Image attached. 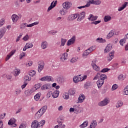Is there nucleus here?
<instances>
[{
  "label": "nucleus",
  "mask_w": 128,
  "mask_h": 128,
  "mask_svg": "<svg viewBox=\"0 0 128 128\" xmlns=\"http://www.w3.org/2000/svg\"><path fill=\"white\" fill-rule=\"evenodd\" d=\"M46 110H48V106L46 105L43 106L35 114V118L36 120H38V118H40L42 116V114L46 112Z\"/></svg>",
  "instance_id": "1"
},
{
  "label": "nucleus",
  "mask_w": 128,
  "mask_h": 128,
  "mask_svg": "<svg viewBox=\"0 0 128 128\" xmlns=\"http://www.w3.org/2000/svg\"><path fill=\"white\" fill-rule=\"evenodd\" d=\"M107 76L105 74H101L100 76V78L96 82V84L98 88H100L102 86V84H104V80H106Z\"/></svg>",
  "instance_id": "2"
},
{
  "label": "nucleus",
  "mask_w": 128,
  "mask_h": 128,
  "mask_svg": "<svg viewBox=\"0 0 128 128\" xmlns=\"http://www.w3.org/2000/svg\"><path fill=\"white\" fill-rule=\"evenodd\" d=\"M96 50V46H90L88 50H86L83 54H82V56L84 58V56H88L89 54H90V52H92Z\"/></svg>",
  "instance_id": "3"
},
{
  "label": "nucleus",
  "mask_w": 128,
  "mask_h": 128,
  "mask_svg": "<svg viewBox=\"0 0 128 128\" xmlns=\"http://www.w3.org/2000/svg\"><path fill=\"white\" fill-rule=\"evenodd\" d=\"M40 80L42 82H54V78L52 76H46L42 78Z\"/></svg>",
  "instance_id": "4"
},
{
  "label": "nucleus",
  "mask_w": 128,
  "mask_h": 128,
  "mask_svg": "<svg viewBox=\"0 0 128 128\" xmlns=\"http://www.w3.org/2000/svg\"><path fill=\"white\" fill-rule=\"evenodd\" d=\"M78 14V19L77 20L78 22H82V20H84V18H86V12H82L80 14L77 13Z\"/></svg>",
  "instance_id": "5"
},
{
  "label": "nucleus",
  "mask_w": 128,
  "mask_h": 128,
  "mask_svg": "<svg viewBox=\"0 0 128 128\" xmlns=\"http://www.w3.org/2000/svg\"><path fill=\"white\" fill-rule=\"evenodd\" d=\"M32 128H40V122L37 120H34L32 121L31 125Z\"/></svg>",
  "instance_id": "6"
},
{
  "label": "nucleus",
  "mask_w": 128,
  "mask_h": 128,
  "mask_svg": "<svg viewBox=\"0 0 128 128\" xmlns=\"http://www.w3.org/2000/svg\"><path fill=\"white\" fill-rule=\"evenodd\" d=\"M110 100H108V99L106 98L104 100L98 103V106H105L108 104Z\"/></svg>",
  "instance_id": "7"
},
{
  "label": "nucleus",
  "mask_w": 128,
  "mask_h": 128,
  "mask_svg": "<svg viewBox=\"0 0 128 128\" xmlns=\"http://www.w3.org/2000/svg\"><path fill=\"white\" fill-rule=\"evenodd\" d=\"M16 120L14 118H12L10 120H9L8 122V126H11L12 128H14L16 126Z\"/></svg>",
  "instance_id": "8"
},
{
  "label": "nucleus",
  "mask_w": 128,
  "mask_h": 128,
  "mask_svg": "<svg viewBox=\"0 0 128 128\" xmlns=\"http://www.w3.org/2000/svg\"><path fill=\"white\" fill-rule=\"evenodd\" d=\"M76 42V36H72V38L69 40L67 42V46H70L72 44H74V42Z\"/></svg>",
  "instance_id": "9"
},
{
  "label": "nucleus",
  "mask_w": 128,
  "mask_h": 128,
  "mask_svg": "<svg viewBox=\"0 0 128 128\" xmlns=\"http://www.w3.org/2000/svg\"><path fill=\"white\" fill-rule=\"evenodd\" d=\"M6 32V27H2L0 29V40L4 38V36Z\"/></svg>",
  "instance_id": "10"
},
{
  "label": "nucleus",
  "mask_w": 128,
  "mask_h": 128,
  "mask_svg": "<svg viewBox=\"0 0 128 128\" xmlns=\"http://www.w3.org/2000/svg\"><path fill=\"white\" fill-rule=\"evenodd\" d=\"M44 61H41L38 64V72H40L44 70Z\"/></svg>",
  "instance_id": "11"
},
{
  "label": "nucleus",
  "mask_w": 128,
  "mask_h": 128,
  "mask_svg": "<svg viewBox=\"0 0 128 128\" xmlns=\"http://www.w3.org/2000/svg\"><path fill=\"white\" fill-rule=\"evenodd\" d=\"M73 80L76 84L78 82H82V76L78 75L74 77Z\"/></svg>",
  "instance_id": "12"
},
{
  "label": "nucleus",
  "mask_w": 128,
  "mask_h": 128,
  "mask_svg": "<svg viewBox=\"0 0 128 128\" xmlns=\"http://www.w3.org/2000/svg\"><path fill=\"white\" fill-rule=\"evenodd\" d=\"M78 18V13L76 14H72L68 16V20H74Z\"/></svg>",
  "instance_id": "13"
},
{
  "label": "nucleus",
  "mask_w": 128,
  "mask_h": 128,
  "mask_svg": "<svg viewBox=\"0 0 128 128\" xmlns=\"http://www.w3.org/2000/svg\"><path fill=\"white\" fill-rule=\"evenodd\" d=\"M34 90H35L34 88H32L31 89L26 90L24 92V94H26V96H30V94H32V93L34 92Z\"/></svg>",
  "instance_id": "14"
},
{
  "label": "nucleus",
  "mask_w": 128,
  "mask_h": 128,
  "mask_svg": "<svg viewBox=\"0 0 128 128\" xmlns=\"http://www.w3.org/2000/svg\"><path fill=\"white\" fill-rule=\"evenodd\" d=\"M88 20L91 22L96 20H98V16H94L92 14H90L89 17L88 18Z\"/></svg>",
  "instance_id": "15"
},
{
  "label": "nucleus",
  "mask_w": 128,
  "mask_h": 128,
  "mask_svg": "<svg viewBox=\"0 0 128 128\" xmlns=\"http://www.w3.org/2000/svg\"><path fill=\"white\" fill-rule=\"evenodd\" d=\"M114 52H110L108 54V56L107 57V60L108 62H110L114 58Z\"/></svg>",
  "instance_id": "16"
},
{
  "label": "nucleus",
  "mask_w": 128,
  "mask_h": 128,
  "mask_svg": "<svg viewBox=\"0 0 128 128\" xmlns=\"http://www.w3.org/2000/svg\"><path fill=\"white\" fill-rule=\"evenodd\" d=\"M50 84H45L41 87V90H50Z\"/></svg>",
  "instance_id": "17"
},
{
  "label": "nucleus",
  "mask_w": 128,
  "mask_h": 128,
  "mask_svg": "<svg viewBox=\"0 0 128 128\" xmlns=\"http://www.w3.org/2000/svg\"><path fill=\"white\" fill-rule=\"evenodd\" d=\"M112 48V44H108L106 46V48L104 50L105 53L108 52H110V50Z\"/></svg>",
  "instance_id": "18"
},
{
  "label": "nucleus",
  "mask_w": 128,
  "mask_h": 128,
  "mask_svg": "<svg viewBox=\"0 0 128 128\" xmlns=\"http://www.w3.org/2000/svg\"><path fill=\"white\" fill-rule=\"evenodd\" d=\"M12 20L13 22H16L18 20V16L16 14H14L12 16Z\"/></svg>",
  "instance_id": "19"
},
{
  "label": "nucleus",
  "mask_w": 128,
  "mask_h": 128,
  "mask_svg": "<svg viewBox=\"0 0 128 128\" xmlns=\"http://www.w3.org/2000/svg\"><path fill=\"white\" fill-rule=\"evenodd\" d=\"M62 6L64 8H65V10H68V8H70V2H66L63 3Z\"/></svg>",
  "instance_id": "20"
},
{
  "label": "nucleus",
  "mask_w": 128,
  "mask_h": 128,
  "mask_svg": "<svg viewBox=\"0 0 128 128\" xmlns=\"http://www.w3.org/2000/svg\"><path fill=\"white\" fill-rule=\"evenodd\" d=\"M16 52V50H12L10 54H8L7 56L6 57V60H8L10 58L11 56H14V53Z\"/></svg>",
  "instance_id": "21"
},
{
  "label": "nucleus",
  "mask_w": 128,
  "mask_h": 128,
  "mask_svg": "<svg viewBox=\"0 0 128 128\" xmlns=\"http://www.w3.org/2000/svg\"><path fill=\"white\" fill-rule=\"evenodd\" d=\"M16 52V50H12L10 54H8L7 56L6 57V60H8L10 58L11 56H14V53Z\"/></svg>",
  "instance_id": "22"
},
{
  "label": "nucleus",
  "mask_w": 128,
  "mask_h": 128,
  "mask_svg": "<svg viewBox=\"0 0 128 128\" xmlns=\"http://www.w3.org/2000/svg\"><path fill=\"white\" fill-rule=\"evenodd\" d=\"M114 34H116V30H112L107 35V38H110Z\"/></svg>",
  "instance_id": "23"
},
{
  "label": "nucleus",
  "mask_w": 128,
  "mask_h": 128,
  "mask_svg": "<svg viewBox=\"0 0 128 128\" xmlns=\"http://www.w3.org/2000/svg\"><path fill=\"white\" fill-rule=\"evenodd\" d=\"M60 95V92L58 90H56L53 92L52 96L54 98H58V96Z\"/></svg>",
  "instance_id": "24"
},
{
  "label": "nucleus",
  "mask_w": 128,
  "mask_h": 128,
  "mask_svg": "<svg viewBox=\"0 0 128 128\" xmlns=\"http://www.w3.org/2000/svg\"><path fill=\"white\" fill-rule=\"evenodd\" d=\"M92 66L93 70H96V72H98L100 70V66H96V64L92 63Z\"/></svg>",
  "instance_id": "25"
},
{
  "label": "nucleus",
  "mask_w": 128,
  "mask_h": 128,
  "mask_svg": "<svg viewBox=\"0 0 128 128\" xmlns=\"http://www.w3.org/2000/svg\"><path fill=\"white\" fill-rule=\"evenodd\" d=\"M128 2H125L122 5V6L120 7L118 9V12H121V10H123L124 9L126 8V6L128 5Z\"/></svg>",
  "instance_id": "26"
},
{
  "label": "nucleus",
  "mask_w": 128,
  "mask_h": 128,
  "mask_svg": "<svg viewBox=\"0 0 128 128\" xmlns=\"http://www.w3.org/2000/svg\"><path fill=\"white\" fill-rule=\"evenodd\" d=\"M85 98H86V96H84V95L83 94H80L78 98L79 102L80 103L82 102L84 100Z\"/></svg>",
  "instance_id": "27"
},
{
  "label": "nucleus",
  "mask_w": 128,
  "mask_h": 128,
  "mask_svg": "<svg viewBox=\"0 0 128 128\" xmlns=\"http://www.w3.org/2000/svg\"><path fill=\"white\" fill-rule=\"evenodd\" d=\"M88 126V120H86L82 124L80 125V128H86Z\"/></svg>",
  "instance_id": "28"
},
{
  "label": "nucleus",
  "mask_w": 128,
  "mask_h": 128,
  "mask_svg": "<svg viewBox=\"0 0 128 128\" xmlns=\"http://www.w3.org/2000/svg\"><path fill=\"white\" fill-rule=\"evenodd\" d=\"M102 4V1L100 0H94V1H92V4H95L96 6H100Z\"/></svg>",
  "instance_id": "29"
},
{
  "label": "nucleus",
  "mask_w": 128,
  "mask_h": 128,
  "mask_svg": "<svg viewBox=\"0 0 128 128\" xmlns=\"http://www.w3.org/2000/svg\"><path fill=\"white\" fill-rule=\"evenodd\" d=\"M68 58V54L67 53H64L62 54V57L60 58L62 62H64V60H66Z\"/></svg>",
  "instance_id": "30"
},
{
  "label": "nucleus",
  "mask_w": 128,
  "mask_h": 128,
  "mask_svg": "<svg viewBox=\"0 0 128 128\" xmlns=\"http://www.w3.org/2000/svg\"><path fill=\"white\" fill-rule=\"evenodd\" d=\"M96 42H100V44H104V42H106V39H104L102 38H98L96 40Z\"/></svg>",
  "instance_id": "31"
},
{
  "label": "nucleus",
  "mask_w": 128,
  "mask_h": 128,
  "mask_svg": "<svg viewBox=\"0 0 128 128\" xmlns=\"http://www.w3.org/2000/svg\"><path fill=\"white\" fill-rule=\"evenodd\" d=\"M40 96H42V93L40 92H38L37 94H36L34 96V98L35 100H40Z\"/></svg>",
  "instance_id": "32"
},
{
  "label": "nucleus",
  "mask_w": 128,
  "mask_h": 128,
  "mask_svg": "<svg viewBox=\"0 0 128 128\" xmlns=\"http://www.w3.org/2000/svg\"><path fill=\"white\" fill-rule=\"evenodd\" d=\"M41 46L43 50H46V48H48V42H42V44H41Z\"/></svg>",
  "instance_id": "33"
},
{
  "label": "nucleus",
  "mask_w": 128,
  "mask_h": 128,
  "mask_svg": "<svg viewBox=\"0 0 128 128\" xmlns=\"http://www.w3.org/2000/svg\"><path fill=\"white\" fill-rule=\"evenodd\" d=\"M112 20V17L110 16H106L104 17V22H110Z\"/></svg>",
  "instance_id": "34"
},
{
  "label": "nucleus",
  "mask_w": 128,
  "mask_h": 128,
  "mask_svg": "<svg viewBox=\"0 0 128 128\" xmlns=\"http://www.w3.org/2000/svg\"><path fill=\"white\" fill-rule=\"evenodd\" d=\"M122 104H124V102L121 100H119L117 102L116 104V108H120V106H122Z\"/></svg>",
  "instance_id": "35"
},
{
  "label": "nucleus",
  "mask_w": 128,
  "mask_h": 128,
  "mask_svg": "<svg viewBox=\"0 0 128 128\" xmlns=\"http://www.w3.org/2000/svg\"><path fill=\"white\" fill-rule=\"evenodd\" d=\"M14 75L15 76H18L20 74V69L16 68L14 70Z\"/></svg>",
  "instance_id": "36"
},
{
  "label": "nucleus",
  "mask_w": 128,
  "mask_h": 128,
  "mask_svg": "<svg viewBox=\"0 0 128 128\" xmlns=\"http://www.w3.org/2000/svg\"><path fill=\"white\" fill-rule=\"evenodd\" d=\"M62 98H64V100H68V98H70V94L68 92H65L63 94Z\"/></svg>",
  "instance_id": "37"
},
{
  "label": "nucleus",
  "mask_w": 128,
  "mask_h": 128,
  "mask_svg": "<svg viewBox=\"0 0 128 128\" xmlns=\"http://www.w3.org/2000/svg\"><path fill=\"white\" fill-rule=\"evenodd\" d=\"M54 2L51 3L50 6L48 8L47 12H50V10H52V8H54V6H56V5L54 4Z\"/></svg>",
  "instance_id": "38"
},
{
  "label": "nucleus",
  "mask_w": 128,
  "mask_h": 128,
  "mask_svg": "<svg viewBox=\"0 0 128 128\" xmlns=\"http://www.w3.org/2000/svg\"><path fill=\"white\" fill-rule=\"evenodd\" d=\"M76 106V108H70V112H74V110H75V112H78V108H79L78 106Z\"/></svg>",
  "instance_id": "39"
},
{
  "label": "nucleus",
  "mask_w": 128,
  "mask_h": 128,
  "mask_svg": "<svg viewBox=\"0 0 128 128\" xmlns=\"http://www.w3.org/2000/svg\"><path fill=\"white\" fill-rule=\"evenodd\" d=\"M60 14H61L62 16L66 15V9L64 8H62V10L60 11Z\"/></svg>",
  "instance_id": "40"
},
{
  "label": "nucleus",
  "mask_w": 128,
  "mask_h": 128,
  "mask_svg": "<svg viewBox=\"0 0 128 128\" xmlns=\"http://www.w3.org/2000/svg\"><path fill=\"white\" fill-rule=\"evenodd\" d=\"M91 82L90 81H88L85 83L84 84V88H88V87L90 86Z\"/></svg>",
  "instance_id": "41"
},
{
  "label": "nucleus",
  "mask_w": 128,
  "mask_h": 128,
  "mask_svg": "<svg viewBox=\"0 0 128 128\" xmlns=\"http://www.w3.org/2000/svg\"><path fill=\"white\" fill-rule=\"evenodd\" d=\"M68 92L70 96H74L76 94V90L74 89H70Z\"/></svg>",
  "instance_id": "42"
},
{
  "label": "nucleus",
  "mask_w": 128,
  "mask_h": 128,
  "mask_svg": "<svg viewBox=\"0 0 128 128\" xmlns=\"http://www.w3.org/2000/svg\"><path fill=\"white\" fill-rule=\"evenodd\" d=\"M90 126H92L93 128H96V126H98V123L96 122V120H94L92 121V122Z\"/></svg>",
  "instance_id": "43"
},
{
  "label": "nucleus",
  "mask_w": 128,
  "mask_h": 128,
  "mask_svg": "<svg viewBox=\"0 0 128 128\" xmlns=\"http://www.w3.org/2000/svg\"><path fill=\"white\" fill-rule=\"evenodd\" d=\"M28 74L30 76H34L36 75V71L31 70Z\"/></svg>",
  "instance_id": "44"
},
{
  "label": "nucleus",
  "mask_w": 128,
  "mask_h": 128,
  "mask_svg": "<svg viewBox=\"0 0 128 128\" xmlns=\"http://www.w3.org/2000/svg\"><path fill=\"white\" fill-rule=\"evenodd\" d=\"M66 39H64V38L61 39V46H64V44H66Z\"/></svg>",
  "instance_id": "45"
},
{
  "label": "nucleus",
  "mask_w": 128,
  "mask_h": 128,
  "mask_svg": "<svg viewBox=\"0 0 128 128\" xmlns=\"http://www.w3.org/2000/svg\"><path fill=\"white\" fill-rule=\"evenodd\" d=\"M42 86V84L39 83L38 84H35L34 88H36L35 90H38Z\"/></svg>",
  "instance_id": "46"
},
{
  "label": "nucleus",
  "mask_w": 128,
  "mask_h": 128,
  "mask_svg": "<svg viewBox=\"0 0 128 128\" xmlns=\"http://www.w3.org/2000/svg\"><path fill=\"white\" fill-rule=\"evenodd\" d=\"M124 94L126 96L128 95V86H126L124 90Z\"/></svg>",
  "instance_id": "47"
},
{
  "label": "nucleus",
  "mask_w": 128,
  "mask_h": 128,
  "mask_svg": "<svg viewBox=\"0 0 128 128\" xmlns=\"http://www.w3.org/2000/svg\"><path fill=\"white\" fill-rule=\"evenodd\" d=\"M30 40V36H28V34H26L23 40H24V42H26Z\"/></svg>",
  "instance_id": "48"
},
{
  "label": "nucleus",
  "mask_w": 128,
  "mask_h": 128,
  "mask_svg": "<svg viewBox=\"0 0 128 128\" xmlns=\"http://www.w3.org/2000/svg\"><path fill=\"white\" fill-rule=\"evenodd\" d=\"M26 23L22 24L20 25V30H24V28H26Z\"/></svg>",
  "instance_id": "49"
},
{
  "label": "nucleus",
  "mask_w": 128,
  "mask_h": 128,
  "mask_svg": "<svg viewBox=\"0 0 128 128\" xmlns=\"http://www.w3.org/2000/svg\"><path fill=\"white\" fill-rule=\"evenodd\" d=\"M26 46L28 48H32V43H27L26 44Z\"/></svg>",
  "instance_id": "50"
},
{
  "label": "nucleus",
  "mask_w": 128,
  "mask_h": 128,
  "mask_svg": "<svg viewBox=\"0 0 128 128\" xmlns=\"http://www.w3.org/2000/svg\"><path fill=\"white\" fill-rule=\"evenodd\" d=\"M110 70L108 68H104L100 71V72H108Z\"/></svg>",
  "instance_id": "51"
},
{
  "label": "nucleus",
  "mask_w": 128,
  "mask_h": 128,
  "mask_svg": "<svg viewBox=\"0 0 128 128\" xmlns=\"http://www.w3.org/2000/svg\"><path fill=\"white\" fill-rule=\"evenodd\" d=\"M21 90L20 88H18L17 89H16V96H18V94H20L21 92Z\"/></svg>",
  "instance_id": "52"
},
{
  "label": "nucleus",
  "mask_w": 128,
  "mask_h": 128,
  "mask_svg": "<svg viewBox=\"0 0 128 128\" xmlns=\"http://www.w3.org/2000/svg\"><path fill=\"white\" fill-rule=\"evenodd\" d=\"M102 22L101 20H96V21H94L91 22L92 24H100Z\"/></svg>",
  "instance_id": "53"
},
{
  "label": "nucleus",
  "mask_w": 128,
  "mask_h": 128,
  "mask_svg": "<svg viewBox=\"0 0 128 128\" xmlns=\"http://www.w3.org/2000/svg\"><path fill=\"white\" fill-rule=\"evenodd\" d=\"M94 2V0H88L86 6H87V8H88L89 6H90V4H92V2Z\"/></svg>",
  "instance_id": "54"
},
{
  "label": "nucleus",
  "mask_w": 128,
  "mask_h": 128,
  "mask_svg": "<svg viewBox=\"0 0 128 128\" xmlns=\"http://www.w3.org/2000/svg\"><path fill=\"white\" fill-rule=\"evenodd\" d=\"M118 88V84H114L112 86V90H116Z\"/></svg>",
  "instance_id": "55"
},
{
  "label": "nucleus",
  "mask_w": 128,
  "mask_h": 128,
  "mask_svg": "<svg viewBox=\"0 0 128 128\" xmlns=\"http://www.w3.org/2000/svg\"><path fill=\"white\" fill-rule=\"evenodd\" d=\"M126 43V39H122L120 41V46H124V44Z\"/></svg>",
  "instance_id": "56"
},
{
  "label": "nucleus",
  "mask_w": 128,
  "mask_h": 128,
  "mask_svg": "<svg viewBox=\"0 0 128 128\" xmlns=\"http://www.w3.org/2000/svg\"><path fill=\"white\" fill-rule=\"evenodd\" d=\"M26 56V53L24 52H23L22 53L20 54L19 58L20 60H22L24 56Z\"/></svg>",
  "instance_id": "57"
},
{
  "label": "nucleus",
  "mask_w": 128,
  "mask_h": 128,
  "mask_svg": "<svg viewBox=\"0 0 128 128\" xmlns=\"http://www.w3.org/2000/svg\"><path fill=\"white\" fill-rule=\"evenodd\" d=\"M58 32V31H54V30H50L48 32V34H56Z\"/></svg>",
  "instance_id": "58"
},
{
  "label": "nucleus",
  "mask_w": 128,
  "mask_h": 128,
  "mask_svg": "<svg viewBox=\"0 0 128 128\" xmlns=\"http://www.w3.org/2000/svg\"><path fill=\"white\" fill-rule=\"evenodd\" d=\"M26 128V124H21L19 126V128Z\"/></svg>",
  "instance_id": "59"
},
{
  "label": "nucleus",
  "mask_w": 128,
  "mask_h": 128,
  "mask_svg": "<svg viewBox=\"0 0 128 128\" xmlns=\"http://www.w3.org/2000/svg\"><path fill=\"white\" fill-rule=\"evenodd\" d=\"M26 86H28V82H24V84L21 86L22 90H24V88Z\"/></svg>",
  "instance_id": "60"
},
{
  "label": "nucleus",
  "mask_w": 128,
  "mask_h": 128,
  "mask_svg": "<svg viewBox=\"0 0 128 128\" xmlns=\"http://www.w3.org/2000/svg\"><path fill=\"white\" fill-rule=\"evenodd\" d=\"M4 24V20L2 19L1 20H0V26H2Z\"/></svg>",
  "instance_id": "61"
},
{
  "label": "nucleus",
  "mask_w": 128,
  "mask_h": 128,
  "mask_svg": "<svg viewBox=\"0 0 128 128\" xmlns=\"http://www.w3.org/2000/svg\"><path fill=\"white\" fill-rule=\"evenodd\" d=\"M40 124L41 126H44V124H46V120H41L40 123L39 124Z\"/></svg>",
  "instance_id": "62"
},
{
  "label": "nucleus",
  "mask_w": 128,
  "mask_h": 128,
  "mask_svg": "<svg viewBox=\"0 0 128 128\" xmlns=\"http://www.w3.org/2000/svg\"><path fill=\"white\" fill-rule=\"evenodd\" d=\"M118 78L119 80H124V75L120 74L118 76Z\"/></svg>",
  "instance_id": "63"
},
{
  "label": "nucleus",
  "mask_w": 128,
  "mask_h": 128,
  "mask_svg": "<svg viewBox=\"0 0 128 128\" xmlns=\"http://www.w3.org/2000/svg\"><path fill=\"white\" fill-rule=\"evenodd\" d=\"M32 62L29 61V62H28L26 64V66H32Z\"/></svg>",
  "instance_id": "64"
}]
</instances>
